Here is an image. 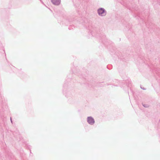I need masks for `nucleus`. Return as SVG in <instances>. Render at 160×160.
Segmentation results:
<instances>
[{
    "label": "nucleus",
    "instance_id": "7ed1b4c3",
    "mask_svg": "<svg viewBox=\"0 0 160 160\" xmlns=\"http://www.w3.org/2000/svg\"><path fill=\"white\" fill-rule=\"evenodd\" d=\"M52 2L55 5H58L60 3V0H51Z\"/></svg>",
    "mask_w": 160,
    "mask_h": 160
},
{
    "label": "nucleus",
    "instance_id": "f03ea898",
    "mask_svg": "<svg viewBox=\"0 0 160 160\" xmlns=\"http://www.w3.org/2000/svg\"><path fill=\"white\" fill-rule=\"evenodd\" d=\"M98 12L99 15L102 16L105 14L104 10L102 8L99 9L98 10Z\"/></svg>",
    "mask_w": 160,
    "mask_h": 160
},
{
    "label": "nucleus",
    "instance_id": "f257e3e1",
    "mask_svg": "<svg viewBox=\"0 0 160 160\" xmlns=\"http://www.w3.org/2000/svg\"><path fill=\"white\" fill-rule=\"evenodd\" d=\"M87 121L89 124L92 125L95 122L93 118L91 117L88 118Z\"/></svg>",
    "mask_w": 160,
    "mask_h": 160
}]
</instances>
